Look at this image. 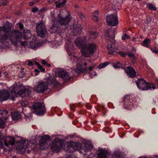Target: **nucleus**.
Masks as SVG:
<instances>
[{
  "label": "nucleus",
  "mask_w": 158,
  "mask_h": 158,
  "mask_svg": "<svg viewBox=\"0 0 158 158\" xmlns=\"http://www.w3.org/2000/svg\"><path fill=\"white\" fill-rule=\"evenodd\" d=\"M98 35V33L94 31L89 32L88 35L82 37L77 38L75 41V43L78 47H81V51L82 55L86 57L92 56L96 52L97 48V45L93 43H87L89 40H94Z\"/></svg>",
  "instance_id": "1"
},
{
  "label": "nucleus",
  "mask_w": 158,
  "mask_h": 158,
  "mask_svg": "<svg viewBox=\"0 0 158 158\" xmlns=\"http://www.w3.org/2000/svg\"><path fill=\"white\" fill-rule=\"evenodd\" d=\"M11 26L0 27V43L7 46L9 40L11 44L17 45L20 42L22 38V33L19 30L11 31Z\"/></svg>",
  "instance_id": "2"
},
{
  "label": "nucleus",
  "mask_w": 158,
  "mask_h": 158,
  "mask_svg": "<svg viewBox=\"0 0 158 158\" xmlns=\"http://www.w3.org/2000/svg\"><path fill=\"white\" fill-rule=\"evenodd\" d=\"M116 32V29L111 28L108 29L106 33V38L108 41L107 48L109 51L108 52L109 55L113 54L114 53L116 52L117 49V46L114 39Z\"/></svg>",
  "instance_id": "3"
},
{
  "label": "nucleus",
  "mask_w": 158,
  "mask_h": 158,
  "mask_svg": "<svg viewBox=\"0 0 158 158\" xmlns=\"http://www.w3.org/2000/svg\"><path fill=\"white\" fill-rule=\"evenodd\" d=\"M58 84V82L54 78L49 77L44 81L39 82L35 90L37 92L42 93L48 89L49 86L54 87Z\"/></svg>",
  "instance_id": "4"
},
{
  "label": "nucleus",
  "mask_w": 158,
  "mask_h": 158,
  "mask_svg": "<svg viewBox=\"0 0 158 158\" xmlns=\"http://www.w3.org/2000/svg\"><path fill=\"white\" fill-rule=\"evenodd\" d=\"M68 54L71 58L70 59L71 61L73 63L74 62L76 63L77 68L75 69V71L77 73H83L86 71L87 69L86 67H82L83 65L85 66L87 64L86 63H83L84 60L82 57L81 56L77 59L75 56L72 55L69 53H68Z\"/></svg>",
  "instance_id": "5"
},
{
  "label": "nucleus",
  "mask_w": 158,
  "mask_h": 158,
  "mask_svg": "<svg viewBox=\"0 0 158 158\" xmlns=\"http://www.w3.org/2000/svg\"><path fill=\"white\" fill-rule=\"evenodd\" d=\"M15 139L14 137L10 136L4 137L1 132H0V148H5L9 147V145L14 144Z\"/></svg>",
  "instance_id": "6"
},
{
  "label": "nucleus",
  "mask_w": 158,
  "mask_h": 158,
  "mask_svg": "<svg viewBox=\"0 0 158 158\" xmlns=\"http://www.w3.org/2000/svg\"><path fill=\"white\" fill-rule=\"evenodd\" d=\"M138 88L142 90H148L149 89H156L155 85L152 83H147L144 79H138L136 82Z\"/></svg>",
  "instance_id": "7"
},
{
  "label": "nucleus",
  "mask_w": 158,
  "mask_h": 158,
  "mask_svg": "<svg viewBox=\"0 0 158 158\" xmlns=\"http://www.w3.org/2000/svg\"><path fill=\"white\" fill-rule=\"evenodd\" d=\"M33 112L36 114L42 115L44 114L46 111L44 104L39 102L36 103L33 105Z\"/></svg>",
  "instance_id": "8"
},
{
  "label": "nucleus",
  "mask_w": 158,
  "mask_h": 158,
  "mask_svg": "<svg viewBox=\"0 0 158 158\" xmlns=\"http://www.w3.org/2000/svg\"><path fill=\"white\" fill-rule=\"evenodd\" d=\"M38 138L40 139L39 142L40 148L42 150L47 149L50 143V136L45 135L43 137L38 136Z\"/></svg>",
  "instance_id": "9"
},
{
  "label": "nucleus",
  "mask_w": 158,
  "mask_h": 158,
  "mask_svg": "<svg viewBox=\"0 0 158 158\" xmlns=\"http://www.w3.org/2000/svg\"><path fill=\"white\" fill-rule=\"evenodd\" d=\"M124 106L125 108L129 109L132 105L135 104L136 101L135 98L131 95H126L123 97Z\"/></svg>",
  "instance_id": "10"
},
{
  "label": "nucleus",
  "mask_w": 158,
  "mask_h": 158,
  "mask_svg": "<svg viewBox=\"0 0 158 158\" xmlns=\"http://www.w3.org/2000/svg\"><path fill=\"white\" fill-rule=\"evenodd\" d=\"M21 44L24 46H28L33 49H36L41 46V43L38 40L36 37L34 36L31 42L24 41Z\"/></svg>",
  "instance_id": "11"
},
{
  "label": "nucleus",
  "mask_w": 158,
  "mask_h": 158,
  "mask_svg": "<svg viewBox=\"0 0 158 158\" xmlns=\"http://www.w3.org/2000/svg\"><path fill=\"white\" fill-rule=\"evenodd\" d=\"M28 146V140L25 139H22L18 143L17 147V152L20 154H23L25 151Z\"/></svg>",
  "instance_id": "12"
},
{
  "label": "nucleus",
  "mask_w": 158,
  "mask_h": 158,
  "mask_svg": "<svg viewBox=\"0 0 158 158\" xmlns=\"http://www.w3.org/2000/svg\"><path fill=\"white\" fill-rule=\"evenodd\" d=\"M24 89L23 85L19 83H15L10 88V89L12 93L20 95L23 93Z\"/></svg>",
  "instance_id": "13"
},
{
  "label": "nucleus",
  "mask_w": 158,
  "mask_h": 158,
  "mask_svg": "<svg viewBox=\"0 0 158 158\" xmlns=\"http://www.w3.org/2000/svg\"><path fill=\"white\" fill-rule=\"evenodd\" d=\"M61 139L56 138L53 141L51 146V148L53 152H58L60 150L62 146Z\"/></svg>",
  "instance_id": "14"
},
{
  "label": "nucleus",
  "mask_w": 158,
  "mask_h": 158,
  "mask_svg": "<svg viewBox=\"0 0 158 158\" xmlns=\"http://www.w3.org/2000/svg\"><path fill=\"white\" fill-rule=\"evenodd\" d=\"M106 19L107 24L111 26H115L118 23V19L116 15H107Z\"/></svg>",
  "instance_id": "15"
},
{
  "label": "nucleus",
  "mask_w": 158,
  "mask_h": 158,
  "mask_svg": "<svg viewBox=\"0 0 158 158\" xmlns=\"http://www.w3.org/2000/svg\"><path fill=\"white\" fill-rule=\"evenodd\" d=\"M71 20V17L70 15L66 16L65 17H63L60 13L58 16L57 22L61 26H66L68 25Z\"/></svg>",
  "instance_id": "16"
},
{
  "label": "nucleus",
  "mask_w": 158,
  "mask_h": 158,
  "mask_svg": "<svg viewBox=\"0 0 158 158\" xmlns=\"http://www.w3.org/2000/svg\"><path fill=\"white\" fill-rule=\"evenodd\" d=\"M38 35L41 37H44L46 34L47 31L45 26L43 23H38L36 28Z\"/></svg>",
  "instance_id": "17"
},
{
  "label": "nucleus",
  "mask_w": 158,
  "mask_h": 158,
  "mask_svg": "<svg viewBox=\"0 0 158 158\" xmlns=\"http://www.w3.org/2000/svg\"><path fill=\"white\" fill-rule=\"evenodd\" d=\"M55 73L56 76H59L65 81L69 80L71 77L68 72L63 70L61 69H57L56 70Z\"/></svg>",
  "instance_id": "18"
},
{
  "label": "nucleus",
  "mask_w": 158,
  "mask_h": 158,
  "mask_svg": "<svg viewBox=\"0 0 158 158\" xmlns=\"http://www.w3.org/2000/svg\"><path fill=\"white\" fill-rule=\"evenodd\" d=\"M98 158H109L110 153L107 150L100 149L98 150Z\"/></svg>",
  "instance_id": "19"
},
{
  "label": "nucleus",
  "mask_w": 158,
  "mask_h": 158,
  "mask_svg": "<svg viewBox=\"0 0 158 158\" xmlns=\"http://www.w3.org/2000/svg\"><path fill=\"white\" fill-rule=\"evenodd\" d=\"M9 96L8 92L6 90L3 89L0 90V101L2 102L3 101L6 100Z\"/></svg>",
  "instance_id": "20"
},
{
  "label": "nucleus",
  "mask_w": 158,
  "mask_h": 158,
  "mask_svg": "<svg viewBox=\"0 0 158 158\" xmlns=\"http://www.w3.org/2000/svg\"><path fill=\"white\" fill-rule=\"evenodd\" d=\"M125 71L130 77L133 78L136 76V73L132 67H127L125 69Z\"/></svg>",
  "instance_id": "21"
},
{
  "label": "nucleus",
  "mask_w": 158,
  "mask_h": 158,
  "mask_svg": "<svg viewBox=\"0 0 158 158\" xmlns=\"http://www.w3.org/2000/svg\"><path fill=\"white\" fill-rule=\"evenodd\" d=\"M50 15L53 18V19L52 18L51 19L52 20V22H53V26L51 27V29L53 30V32H56L57 31V29H58V27L57 26V22L53 17L54 15V11L51 12H50Z\"/></svg>",
  "instance_id": "22"
},
{
  "label": "nucleus",
  "mask_w": 158,
  "mask_h": 158,
  "mask_svg": "<svg viewBox=\"0 0 158 158\" xmlns=\"http://www.w3.org/2000/svg\"><path fill=\"white\" fill-rule=\"evenodd\" d=\"M81 147L82 149L84 150L85 152H86L90 150L93 148V146L90 141H87L85 142L84 145Z\"/></svg>",
  "instance_id": "23"
},
{
  "label": "nucleus",
  "mask_w": 158,
  "mask_h": 158,
  "mask_svg": "<svg viewBox=\"0 0 158 158\" xmlns=\"http://www.w3.org/2000/svg\"><path fill=\"white\" fill-rule=\"evenodd\" d=\"M66 2L65 0H58V3L56 5V6L57 8H60L62 6H64ZM57 2H56L55 3H56Z\"/></svg>",
  "instance_id": "24"
},
{
  "label": "nucleus",
  "mask_w": 158,
  "mask_h": 158,
  "mask_svg": "<svg viewBox=\"0 0 158 158\" xmlns=\"http://www.w3.org/2000/svg\"><path fill=\"white\" fill-rule=\"evenodd\" d=\"M121 152L119 150L115 151L113 154L112 158H123L121 156Z\"/></svg>",
  "instance_id": "25"
},
{
  "label": "nucleus",
  "mask_w": 158,
  "mask_h": 158,
  "mask_svg": "<svg viewBox=\"0 0 158 158\" xmlns=\"http://www.w3.org/2000/svg\"><path fill=\"white\" fill-rule=\"evenodd\" d=\"M21 117L20 114L18 112H15L12 113L11 114V118L13 120H17Z\"/></svg>",
  "instance_id": "26"
},
{
  "label": "nucleus",
  "mask_w": 158,
  "mask_h": 158,
  "mask_svg": "<svg viewBox=\"0 0 158 158\" xmlns=\"http://www.w3.org/2000/svg\"><path fill=\"white\" fill-rule=\"evenodd\" d=\"M31 91L29 89H24V88L23 89V93H22V94L21 95H22V96L24 97V96H29L31 94Z\"/></svg>",
  "instance_id": "27"
},
{
  "label": "nucleus",
  "mask_w": 158,
  "mask_h": 158,
  "mask_svg": "<svg viewBox=\"0 0 158 158\" xmlns=\"http://www.w3.org/2000/svg\"><path fill=\"white\" fill-rule=\"evenodd\" d=\"M98 11L96 10L93 14L92 19L95 22H97L98 20Z\"/></svg>",
  "instance_id": "28"
},
{
  "label": "nucleus",
  "mask_w": 158,
  "mask_h": 158,
  "mask_svg": "<svg viewBox=\"0 0 158 158\" xmlns=\"http://www.w3.org/2000/svg\"><path fill=\"white\" fill-rule=\"evenodd\" d=\"M8 113V112L6 110H0V114L2 115L3 119H4L5 120H6L7 118L6 115Z\"/></svg>",
  "instance_id": "29"
},
{
  "label": "nucleus",
  "mask_w": 158,
  "mask_h": 158,
  "mask_svg": "<svg viewBox=\"0 0 158 158\" xmlns=\"http://www.w3.org/2000/svg\"><path fill=\"white\" fill-rule=\"evenodd\" d=\"M24 32L25 33V35L23 36L24 39H28L31 37V34L30 31L28 30H24Z\"/></svg>",
  "instance_id": "30"
},
{
  "label": "nucleus",
  "mask_w": 158,
  "mask_h": 158,
  "mask_svg": "<svg viewBox=\"0 0 158 158\" xmlns=\"http://www.w3.org/2000/svg\"><path fill=\"white\" fill-rule=\"evenodd\" d=\"M69 41H68L66 42L65 44V46L66 48V50L68 52H69V51H70L72 50H73V47L71 48V46L72 45V44L71 43H70L69 44Z\"/></svg>",
  "instance_id": "31"
},
{
  "label": "nucleus",
  "mask_w": 158,
  "mask_h": 158,
  "mask_svg": "<svg viewBox=\"0 0 158 158\" xmlns=\"http://www.w3.org/2000/svg\"><path fill=\"white\" fill-rule=\"evenodd\" d=\"M150 43V40L149 39H146L144 40L143 41L142 45L144 47H148Z\"/></svg>",
  "instance_id": "32"
},
{
  "label": "nucleus",
  "mask_w": 158,
  "mask_h": 158,
  "mask_svg": "<svg viewBox=\"0 0 158 158\" xmlns=\"http://www.w3.org/2000/svg\"><path fill=\"white\" fill-rule=\"evenodd\" d=\"M109 64L108 62H105L103 63L100 64L98 67L99 69H101L105 67Z\"/></svg>",
  "instance_id": "33"
},
{
  "label": "nucleus",
  "mask_w": 158,
  "mask_h": 158,
  "mask_svg": "<svg viewBox=\"0 0 158 158\" xmlns=\"http://www.w3.org/2000/svg\"><path fill=\"white\" fill-rule=\"evenodd\" d=\"M6 121L2 118H0V127L2 128L4 127Z\"/></svg>",
  "instance_id": "34"
},
{
  "label": "nucleus",
  "mask_w": 158,
  "mask_h": 158,
  "mask_svg": "<svg viewBox=\"0 0 158 158\" xmlns=\"http://www.w3.org/2000/svg\"><path fill=\"white\" fill-rule=\"evenodd\" d=\"M147 6L150 10H156L157 9L156 7H154L152 4L150 3H148L147 5Z\"/></svg>",
  "instance_id": "35"
},
{
  "label": "nucleus",
  "mask_w": 158,
  "mask_h": 158,
  "mask_svg": "<svg viewBox=\"0 0 158 158\" xmlns=\"http://www.w3.org/2000/svg\"><path fill=\"white\" fill-rule=\"evenodd\" d=\"M122 66V64L119 62H117L113 64V67L115 69H118L121 68Z\"/></svg>",
  "instance_id": "36"
},
{
  "label": "nucleus",
  "mask_w": 158,
  "mask_h": 158,
  "mask_svg": "<svg viewBox=\"0 0 158 158\" xmlns=\"http://www.w3.org/2000/svg\"><path fill=\"white\" fill-rule=\"evenodd\" d=\"M7 2L6 0H0V6L6 5Z\"/></svg>",
  "instance_id": "37"
},
{
  "label": "nucleus",
  "mask_w": 158,
  "mask_h": 158,
  "mask_svg": "<svg viewBox=\"0 0 158 158\" xmlns=\"http://www.w3.org/2000/svg\"><path fill=\"white\" fill-rule=\"evenodd\" d=\"M36 64L38 66L39 69L41 70L42 72H44L45 71V69L44 68H43L42 66L40 65V64L38 62H36Z\"/></svg>",
  "instance_id": "38"
},
{
  "label": "nucleus",
  "mask_w": 158,
  "mask_h": 158,
  "mask_svg": "<svg viewBox=\"0 0 158 158\" xmlns=\"http://www.w3.org/2000/svg\"><path fill=\"white\" fill-rule=\"evenodd\" d=\"M130 38V37L126 33H125L124 35L122 37V40H125L126 39H129Z\"/></svg>",
  "instance_id": "39"
},
{
  "label": "nucleus",
  "mask_w": 158,
  "mask_h": 158,
  "mask_svg": "<svg viewBox=\"0 0 158 158\" xmlns=\"http://www.w3.org/2000/svg\"><path fill=\"white\" fill-rule=\"evenodd\" d=\"M16 26L17 28H19L21 30H23V25L21 23H18L17 24Z\"/></svg>",
  "instance_id": "40"
},
{
  "label": "nucleus",
  "mask_w": 158,
  "mask_h": 158,
  "mask_svg": "<svg viewBox=\"0 0 158 158\" xmlns=\"http://www.w3.org/2000/svg\"><path fill=\"white\" fill-rule=\"evenodd\" d=\"M91 65V66H90L89 68L88 69L90 71H91L93 70V69L95 68L96 64H93Z\"/></svg>",
  "instance_id": "41"
},
{
  "label": "nucleus",
  "mask_w": 158,
  "mask_h": 158,
  "mask_svg": "<svg viewBox=\"0 0 158 158\" xmlns=\"http://www.w3.org/2000/svg\"><path fill=\"white\" fill-rule=\"evenodd\" d=\"M65 145H67V147H68V149L67 150V151L68 152H70L69 150V149H70V150H71L73 148L72 147L70 146V144L69 143L65 144Z\"/></svg>",
  "instance_id": "42"
},
{
  "label": "nucleus",
  "mask_w": 158,
  "mask_h": 158,
  "mask_svg": "<svg viewBox=\"0 0 158 158\" xmlns=\"http://www.w3.org/2000/svg\"><path fill=\"white\" fill-rule=\"evenodd\" d=\"M118 53L121 56L123 57H125L127 54L126 53H124L121 52H119Z\"/></svg>",
  "instance_id": "43"
},
{
  "label": "nucleus",
  "mask_w": 158,
  "mask_h": 158,
  "mask_svg": "<svg viewBox=\"0 0 158 158\" xmlns=\"http://www.w3.org/2000/svg\"><path fill=\"white\" fill-rule=\"evenodd\" d=\"M131 61L132 62L134 63L136 60V58L134 56H133L131 58Z\"/></svg>",
  "instance_id": "44"
},
{
  "label": "nucleus",
  "mask_w": 158,
  "mask_h": 158,
  "mask_svg": "<svg viewBox=\"0 0 158 158\" xmlns=\"http://www.w3.org/2000/svg\"><path fill=\"white\" fill-rule=\"evenodd\" d=\"M67 158H76V156L73 154L69 155Z\"/></svg>",
  "instance_id": "45"
},
{
  "label": "nucleus",
  "mask_w": 158,
  "mask_h": 158,
  "mask_svg": "<svg viewBox=\"0 0 158 158\" xmlns=\"http://www.w3.org/2000/svg\"><path fill=\"white\" fill-rule=\"evenodd\" d=\"M38 9V8L37 7H34L32 8V11L33 12L35 13L37 11Z\"/></svg>",
  "instance_id": "46"
},
{
  "label": "nucleus",
  "mask_w": 158,
  "mask_h": 158,
  "mask_svg": "<svg viewBox=\"0 0 158 158\" xmlns=\"http://www.w3.org/2000/svg\"><path fill=\"white\" fill-rule=\"evenodd\" d=\"M151 51L154 53L156 54L158 53V50L153 49L152 48H151Z\"/></svg>",
  "instance_id": "47"
},
{
  "label": "nucleus",
  "mask_w": 158,
  "mask_h": 158,
  "mask_svg": "<svg viewBox=\"0 0 158 158\" xmlns=\"http://www.w3.org/2000/svg\"><path fill=\"white\" fill-rule=\"evenodd\" d=\"M127 55L130 58H131V57H132L133 56H134V54L131 52H129L128 53H127Z\"/></svg>",
  "instance_id": "48"
},
{
  "label": "nucleus",
  "mask_w": 158,
  "mask_h": 158,
  "mask_svg": "<svg viewBox=\"0 0 158 158\" xmlns=\"http://www.w3.org/2000/svg\"><path fill=\"white\" fill-rule=\"evenodd\" d=\"M79 28H78V32H77V34H80V32L79 31H81L82 29V28L81 27V26H79Z\"/></svg>",
  "instance_id": "49"
},
{
  "label": "nucleus",
  "mask_w": 158,
  "mask_h": 158,
  "mask_svg": "<svg viewBox=\"0 0 158 158\" xmlns=\"http://www.w3.org/2000/svg\"><path fill=\"white\" fill-rule=\"evenodd\" d=\"M27 104V102H22L21 103V105L23 106H24Z\"/></svg>",
  "instance_id": "50"
},
{
  "label": "nucleus",
  "mask_w": 158,
  "mask_h": 158,
  "mask_svg": "<svg viewBox=\"0 0 158 158\" xmlns=\"http://www.w3.org/2000/svg\"><path fill=\"white\" fill-rule=\"evenodd\" d=\"M42 64L43 65H45L47 64L46 61L44 60H42Z\"/></svg>",
  "instance_id": "51"
},
{
  "label": "nucleus",
  "mask_w": 158,
  "mask_h": 158,
  "mask_svg": "<svg viewBox=\"0 0 158 158\" xmlns=\"http://www.w3.org/2000/svg\"><path fill=\"white\" fill-rule=\"evenodd\" d=\"M35 3V2H34V1H33V2H31L29 3V5L30 6H32Z\"/></svg>",
  "instance_id": "52"
},
{
  "label": "nucleus",
  "mask_w": 158,
  "mask_h": 158,
  "mask_svg": "<svg viewBox=\"0 0 158 158\" xmlns=\"http://www.w3.org/2000/svg\"><path fill=\"white\" fill-rule=\"evenodd\" d=\"M28 65H33V63L31 61H29L28 62Z\"/></svg>",
  "instance_id": "53"
},
{
  "label": "nucleus",
  "mask_w": 158,
  "mask_h": 158,
  "mask_svg": "<svg viewBox=\"0 0 158 158\" xmlns=\"http://www.w3.org/2000/svg\"><path fill=\"white\" fill-rule=\"evenodd\" d=\"M151 158H158V156L156 155L153 156H151Z\"/></svg>",
  "instance_id": "54"
},
{
  "label": "nucleus",
  "mask_w": 158,
  "mask_h": 158,
  "mask_svg": "<svg viewBox=\"0 0 158 158\" xmlns=\"http://www.w3.org/2000/svg\"><path fill=\"white\" fill-rule=\"evenodd\" d=\"M138 158H148V157L146 156H140Z\"/></svg>",
  "instance_id": "55"
},
{
  "label": "nucleus",
  "mask_w": 158,
  "mask_h": 158,
  "mask_svg": "<svg viewBox=\"0 0 158 158\" xmlns=\"http://www.w3.org/2000/svg\"><path fill=\"white\" fill-rule=\"evenodd\" d=\"M81 19H83L85 18L84 16L82 15H81Z\"/></svg>",
  "instance_id": "56"
},
{
  "label": "nucleus",
  "mask_w": 158,
  "mask_h": 158,
  "mask_svg": "<svg viewBox=\"0 0 158 158\" xmlns=\"http://www.w3.org/2000/svg\"><path fill=\"white\" fill-rule=\"evenodd\" d=\"M35 72H36V73H39L40 71H39V70L37 69H35Z\"/></svg>",
  "instance_id": "57"
},
{
  "label": "nucleus",
  "mask_w": 158,
  "mask_h": 158,
  "mask_svg": "<svg viewBox=\"0 0 158 158\" xmlns=\"http://www.w3.org/2000/svg\"><path fill=\"white\" fill-rule=\"evenodd\" d=\"M132 40L133 41H135V38L134 37V38H133L132 39Z\"/></svg>",
  "instance_id": "58"
},
{
  "label": "nucleus",
  "mask_w": 158,
  "mask_h": 158,
  "mask_svg": "<svg viewBox=\"0 0 158 158\" xmlns=\"http://www.w3.org/2000/svg\"><path fill=\"white\" fill-rule=\"evenodd\" d=\"M55 0H49V2H53Z\"/></svg>",
  "instance_id": "59"
},
{
  "label": "nucleus",
  "mask_w": 158,
  "mask_h": 158,
  "mask_svg": "<svg viewBox=\"0 0 158 158\" xmlns=\"http://www.w3.org/2000/svg\"><path fill=\"white\" fill-rule=\"evenodd\" d=\"M89 75H90V76L91 77V78H92V77H93V74H92V73H89Z\"/></svg>",
  "instance_id": "60"
},
{
  "label": "nucleus",
  "mask_w": 158,
  "mask_h": 158,
  "mask_svg": "<svg viewBox=\"0 0 158 158\" xmlns=\"http://www.w3.org/2000/svg\"><path fill=\"white\" fill-rule=\"evenodd\" d=\"M33 1L34 2L36 3V2H39V0H34Z\"/></svg>",
  "instance_id": "61"
},
{
  "label": "nucleus",
  "mask_w": 158,
  "mask_h": 158,
  "mask_svg": "<svg viewBox=\"0 0 158 158\" xmlns=\"http://www.w3.org/2000/svg\"><path fill=\"white\" fill-rule=\"evenodd\" d=\"M46 64L47 66L50 67V64H49L47 63Z\"/></svg>",
  "instance_id": "62"
},
{
  "label": "nucleus",
  "mask_w": 158,
  "mask_h": 158,
  "mask_svg": "<svg viewBox=\"0 0 158 158\" xmlns=\"http://www.w3.org/2000/svg\"><path fill=\"white\" fill-rule=\"evenodd\" d=\"M33 143L34 144H37V143L36 141H35L34 142H33Z\"/></svg>",
  "instance_id": "63"
},
{
  "label": "nucleus",
  "mask_w": 158,
  "mask_h": 158,
  "mask_svg": "<svg viewBox=\"0 0 158 158\" xmlns=\"http://www.w3.org/2000/svg\"><path fill=\"white\" fill-rule=\"evenodd\" d=\"M93 73H94V75L95 76H96V75H97L96 73V72H94Z\"/></svg>",
  "instance_id": "64"
}]
</instances>
